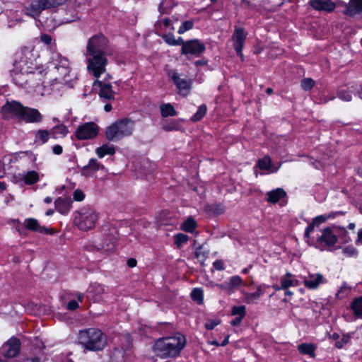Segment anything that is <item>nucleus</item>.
Wrapping results in <instances>:
<instances>
[{"mask_svg": "<svg viewBox=\"0 0 362 362\" xmlns=\"http://www.w3.org/2000/svg\"><path fill=\"white\" fill-rule=\"evenodd\" d=\"M32 54L28 52L16 60L10 71L14 83L24 86L30 83V87L43 85L45 81L62 83L66 80L71 71V62L68 58L60 53H53L49 62V69L45 71L42 67L37 66L31 57Z\"/></svg>", "mask_w": 362, "mask_h": 362, "instance_id": "obj_1", "label": "nucleus"}, {"mask_svg": "<svg viewBox=\"0 0 362 362\" xmlns=\"http://www.w3.org/2000/svg\"><path fill=\"white\" fill-rule=\"evenodd\" d=\"M186 344L185 337L177 334L174 337L159 339L154 344L156 355L161 358L174 357L179 354Z\"/></svg>", "mask_w": 362, "mask_h": 362, "instance_id": "obj_2", "label": "nucleus"}, {"mask_svg": "<svg viewBox=\"0 0 362 362\" xmlns=\"http://www.w3.org/2000/svg\"><path fill=\"white\" fill-rule=\"evenodd\" d=\"M78 343L89 351H100L107 345V337L97 328H88L78 333Z\"/></svg>", "mask_w": 362, "mask_h": 362, "instance_id": "obj_3", "label": "nucleus"}, {"mask_svg": "<svg viewBox=\"0 0 362 362\" xmlns=\"http://www.w3.org/2000/svg\"><path fill=\"white\" fill-rule=\"evenodd\" d=\"M134 122L129 119H119L107 127L105 136L107 140L117 141L132 134Z\"/></svg>", "mask_w": 362, "mask_h": 362, "instance_id": "obj_4", "label": "nucleus"}, {"mask_svg": "<svg viewBox=\"0 0 362 362\" xmlns=\"http://www.w3.org/2000/svg\"><path fill=\"white\" fill-rule=\"evenodd\" d=\"M98 220V214L93 209L82 208L76 213L74 224L81 230L92 229Z\"/></svg>", "mask_w": 362, "mask_h": 362, "instance_id": "obj_5", "label": "nucleus"}, {"mask_svg": "<svg viewBox=\"0 0 362 362\" xmlns=\"http://www.w3.org/2000/svg\"><path fill=\"white\" fill-rule=\"evenodd\" d=\"M108 43L107 39L102 34L92 36L87 42V55H110L112 51Z\"/></svg>", "mask_w": 362, "mask_h": 362, "instance_id": "obj_6", "label": "nucleus"}, {"mask_svg": "<svg viewBox=\"0 0 362 362\" xmlns=\"http://www.w3.org/2000/svg\"><path fill=\"white\" fill-rule=\"evenodd\" d=\"M66 1V0H34L24 11L27 16L36 18L43 10L56 7Z\"/></svg>", "mask_w": 362, "mask_h": 362, "instance_id": "obj_7", "label": "nucleus"}, {"mask_svg": "<svg viewBox=\"0 0 362 362\" xmlns=\"http://www.w3.org/2000/svg\"><path fill=\"white\" fill-rule=\"evenodd\" d=\"M87 69L94 77L98 78L106 72L108 61L107 55H88Z\"/></svg>", "mask_w": 362, "mask_h": 362, "instance_id": "obj_8", "label": "nucleus"}, {"mask_svg": "<svg viewBox=\"0 0 362 362\" xmlns=\"http://www.w3.org/2000/svg\"><path fill=\"white\" fill-rule=\"evenodd\" d=\"M337 241V237L334 226L332 228L327 227L322 230L321 235L317 238L316 247L321 250H328L333 247Z\"/></svg>", "mask_w": 362, "mask_h": 362, "instance_id": "obj_9", "label": "nucleus"}, {"mask_svg": "<svg viewBox=\"0 0 362 362\" xmlns=\"http://www.w3.org/2000/svg\"><path fill=\"white\" fill-rule=\"evenodd\" d=\"M168 75L176 86L179 94L186 96L189 93L192 84L190 80L181 77L175 70L168 71Z\"/></svg>", "mask_w": 362, "mask_h": 362, "instance_id": "obj_10", "label": "nucleus"}, {"mask_svg": "<svg viewBox=\"0 0 362 362\" xmlns=\"http://www.w3.org/2000/svg\"><path fill=\"white\" fill-rule=\"evenodd\" d=\"M99 128L93 122H87L79 125L75 135L79 140L92 139L98 134Z\"/></svg>", "mask_w": 362, "mask_h": 362, "instance_id": "obj_11", "label": "nucleus"}, {"mask_svg": "<svg viewBox=\"0 0 362 362\" xmlns=\"http://www.w3.org/2000/svg\"><path fill=\"white\" fill-rule=\"evenodd\" d=\"M109 291L108 287L99 283H92L87 290V298L93 303L104 300V295Z\"/></svg>", "mask_w": 362, "mask_h": 362, "instance_id": "obj_12", "label": "nucleus"}, {"mask_svg": "<svg viewBox=\"0 0 362 362\" xmlns=\"http://www.w3.org/2000/svg\"><path fill=\"white\" fill-rule=\"evenodd\" d=\"M205 49L204 45L197 39L185 41L182 46L181 53L185 55L199 56Z\"/></svg>", "mask_w": 362, "mask_h": 362, "instance_id": "obj_13", "label": "nucleus"}, {"mask_svg": "<svg viewBox=\"0 0 362 362\" xmlns=\"http://www.w3.org/2000/svg\"><path fill=\"white\" fill-rule=\"evenodd\" d=\"M23 106L17 101L7 102L1 108V114L4 118L13 117L21 118Z\"/></svg>", "mask_w": 362, "mask_h": 362, "instance_id": "obj_14", "label": "nucleus"}, {"mask_svg": "<svg viewBox=\"0 0 362 362\" xmlns=\"http://www.w3.org/2000/svg\"><path fill=\"white\" fill-rule=\"evenodd\" d=\"M20 349V340L16 337H12L2 345L1 353L5 357L13 358L19 354Z\"/></svg>", "mask_w": 362, "mask_h": 362, "instance_id": "obj_15", "label": "nucleus"}, {"mask_svg": "<svg viewBox=\"0 0 362 362\" xmlns=\"http://www.w3.org/2000/svg\"><path fill=\"white\" fill-rule=\"evenodd\" d=\"M20 119L28 123H38L42 121L43 116L37 109L23 107Z\"/></svg>", "mask_w": 362, "mask_h": 362, "instance_id": "obj_16", "label": "nucleus"}, {"mask_svg": "<svg viewBox=\"0 0 362 362\" xmlns=\"http://www.w3.org/2000/svg\"><path fill=\"white\" fill-rule=\"evenodd\" d=\"M23 226L26 229L36 233L46 234H53L54 233L53 229L41 226L40 222L34 218H25L23 222Z\"/></svg>", "mask_w": 362, "mask_h": 362, "instance_id": "obj_17", "label": "nucleus"}, {"mask_svg": "<svg viewBox=\"0 0 362 362\" xmlns=\"http://www.w3.org/2000/svg\"><path fill=\"white\" fill-rule=\"evenodd\" d=\"M246 38V34L243 28H235L232 39L233 41L234 49L236 51L238 56L240 57H243V48L244 42Z\"/></svg>", "mask_w": 362, "mask_h": 362, "instance_id": "obj_18", "label": "nucleus"}, {"mask_svg": "<svg viewBox=\"0 0 362 362\" xmlns=\"http://www.w3.org/2000/svg\"><path fill=\"white\" fill-rule=\"evenodd\" d=\"M93 86L100 88L99 95L101 98L107 100L114 98L115 92L110 83L107 82L105 80L100 81L98 79L93 83Z\"/></svg>", "mask_w": 362, "mask_h": 362, "instance_id": "obj_19", "label": "nucleus"}, {"mask_svg": "<svg viewBox=\"0 0 362 362\" xmlns=\"http://www.w3.org/2000/svg\"><path fill=\"white\" fill-rule=\"evenodd\" d=\"M309 4L319 11L332 12L336 7L335 4L331 0H310Z\"/></svg>", "mask_w": 362, "mask_h": 362, "instance_id": "obj_20", "label": "nucleus"}, {"mask_svg": "<svg viewBox=\"0 0 362 362\" xmlns=\"http://www.w3.org/2000/svg\"><path fill=\"white\" fill-rule=\"evenodd\" d=\"M324 282V277L320 273L310 274L303 277V284L309 289L317 288L320 284Z\"/></svg>", "mask_w": 362, "mask_h": 362, "instance_id": "obj_21", "label": "nucleus"}, {"mask_svg": "<svg viewBox=\"0 0 362 362\" xmlns=\"http://www.w3.org/2000/svg\"><path fill=\"white\" fill-rule=\"evenodd\" d=\"M100 170H105V166L96 159L91 158L88 163L82 168V174L86 177H90Z\"/></svg>", "mask_w": 362, "mask_h": 362, "instance_id": "obj_22", "label": "nucleus"}, {"mask_svg": "<svg viewBox=\"0 0 362 362\" xmlns=\"http://www.w3.org/2000/svg\"><path fill=\"white\" fill-rule=\"evenodd\" d=\"M362 13V0H349L346 5L344 13L349 16H355Z\"/></svg>", "mask_w": 362, "mask_h": 362, "instance_id": "obj_23", "label": "nucleus"}, {"mask_svg": "<svg viewBox=\"0 0 362 362\" xmlns=\"http://www.w3.org/2000/svg\"><path fill=\"white\" fill-rule=\"evenodd\" d=\"M281 284L282 289L286 290L289 287L298 286L300 281L290 272H287L281 278Z\"/></svg>", "mask_w": 362, "mask_h": 362, "instance_id": "obj_24", "label": "nucleus"}, {"mask_svg": "<svg viewBox=\"0 0 362 362\" xmlns=\"http://www.w3.org/2000/svg\"><path fill=\"white\" fill-rule=\"evenodd\" d=\"M55 208L62 214H66L71 206V201L67 198H58L54 202Z\"/></svg>", "mask_w": 362, "mask_h": 362, "instance_id": "obj_25", "label": "nucleus"}, {"mask_svg": "<svg viewBox=\"0 0 362 362\" xmlns=\"http://www.w3.org/2000/svg\"><path fill=\"white\" fill-rule=\"evenodd\" d=\"M257 165L261 170L276 173L279 169L281 164L278 167H274L271 158L269 156H266L258 160Z\"/></svg>", "mask_w": 362, "mask_h": 362, "instance_id": "obj_26", "label": "nucleus"}, {"mask_svg": "<svg viewBox=\"0 0 362 362\" xmlns=\"http://www.w3.org/2000/svg\"><path fill=\"white\" fill-rule=\"evenodd\" d=\"M263 293L264 291L260 286L257 287V291L254 293H248L243 291V301L248 304L256 303Z\"/></svg>", "mask_w": 362, "mask_h": 362, "instance_id": "obj_27", "label": "nucleus"}, {"mask_svg": "<svg viewBox=\"0 0 362 362\" xmlns=\"http://www.w3.org/2000/svg\"><path fill=\"white\" fill-rule=\"evenodd\" d=\"M286 195V192L281 188H277L267 192V202L272 204H276L281 198Z\"/></svg>", "mask_w": 362, "mask_h": 362, "instance_id": "obj_28", "label": "nucleus"}, {"mask_svg": "<svg viewBox=\"0 0 362 362\" xmlns=\"http://www.w3.org/2000/svg\"><path fill=\"white\" fill-rule=\"evenodd\" d=\"M95 152L99 158H103L105 156L114 155L115 153V148L113 145L106 144L97 148Z\"/></svg>", "mask_w": 362, "mask_h": 362, "instance_id": "obj_29", "label": "nucleus"}, {"mask_svg": "<svg viewBox=\"0 0 362 362\" xmlns=\"http://www.w3.org/2000/svg\"><path fill=\"white\" fill-rule=\"evenodd\" d=\"M65 14L62 18L58 20V24H64L69 23L76 21L78 17L77 16V12L75 8H71L70 9L64 11Z\"/></svg>", "mask_w": 362, "mask_h": 362, "instance_id": "obj_30", "label": "nucleus"}, {"mask_svg": "<svg viewBox=\"0 0 362 362\" xmlns=\"http://www.w3.org/2000/svg\"><path fill=\"white\" fill-rule=\"evenodd\" d=\"M50 133L53 138L59 139L65 137L69 133V130L64 124H60L52 127Z\"/></svg>", "mask_w": 362, "mask_h": 362, "instance_id": "obj_31", "label": "nucleus"}, {"mask_svg": "<svg viewBox=\"0 0 362 362\" xmlns=\"http://www.w3.org/2000/svg\"><path fill=\"white\" fill-rule=\"evenodd\" d=\"M228 284L230 293H232L243 284V281L240 276L235 275L228 279Z\"/></svg>", "mask_w": 362, "mask_h": 362, "instance_id": "obj_32", "label": "nucleus"}, {"mask_svg": "<svg viewBox=\"0 0 362 362\" xmlns=\"http://www.w3.org/2000/svg\"><path fill=\"white\" fill-rule=\"evenodd\" d=\"M161 115L164 117H173L177 115L174 107L170 103H164L160 106Z\"/></svg>", "mask_w": 362, "mask_h": 362, "instance_id": "obj_33", "label": "nucleus"}, {"mask_svg": "<svg viewBox=\"0 0 362 362\" xmlns=\"http://www.w3.org/2000/svg\"><path fill=\"white\" fill-rule=\"evenodd\" d=\"M50 134L51 133L47 130H37L35 133V141L40 144H44L48 141Z\"/></svg>", "mask_w": 362, "mask_h": 362, "instance_id": "obj_34", "label": "nucleus"}, {"mask_svg": "<svg viewBox=\"0 0 362 362\" xmlns=\"http://www.w3.org/2000/svg\"><path fill=\"white\" fill-rule=\"evenodd\" d=\"M22 179L27 185H33L38 181L39 175L34 170L28 171L23 175Z\"/></svg>", "mask_w": 362, "mask_h": 362, "instance_id": "obj_35", "label": "nucleus"}, {"mask_svg": "<svg viewBox=\"0 0 362 362\" xmlns=\"http://www.w3.org/2000/svg\"><path fill=\"white\" fill-rule=\"evenodd\" d=\"M298 349L301 354H307L310 356H315V346L313 344H301L298 346Z\"/></svg>", "mask_w": 362, "mask_h": 362, "instance_id": "obj_36", "label": "nucleus"}, {"mask_svg": "<svg viewBox=\"0 0 362 362\" xmlns=\"http://www.w3.org/2000/svg\"><path fill=\"white\" fill-rule=\"evenodd\" d=\"M196 228L197 223L191 217L185 220L180 226L181 230L187 233H192Z\"/></svg>", "mask_w": 362, "mask_h": 362, "instance_id": "obj_37", "label": "nucleus"}, {"mask_svg": "<svg viewBox=\"0 0 362 362\" xmlns=\"http://www.w3.org/2000/svg\"><path fill=\"white\" fill-rule=\"evenodd\" d=\"M341 214H342L341 212H332V213H330L328 214L320 215V216L315 217L313 219V221H314V223H315V225H320V224L325 222L327 220L330 219V218L333 219L337 216Z\"/></svg>", "mask_w": 362, "mask_h": 362, "instance_id": "obj_38", "label": "nucleus"}, {"mask_svg": "<svg viewBox=\"0 0 362 362\" xmlns=\"http://www.w3.org/2000/svg\"><path fill=\"white\" fill-rule=\"evenodd\" d=\"M336 235L343 240L344 243H349L351 241V238L348 235V233L344 227L334 226Z\"/></svg>", "mask_w": 362, "mask_h": 362, "instance_id": "obj_39", "label": "nucleus"}, {"mask_svg": "<svg viewBox=\"0 0 362 362\" xmlns=\"http://www.w3.org/2000/svg\"><path fill=\"white\" fill-rule=\"evenodd\" d=\"M352 309L355 315L358 317H362V297L358 298L354 300L351 305Z\"/></svg>", "mask_w": 362, "mask_h": 362, "instance_id": "obj_40", "label": "nucleus"}, {"mask_svg": "<svg viewBox=\"0 0 362 362\" xmlns=\"http://www.w3.org/2000/svg\"><path fill=\"white\" fill-rule=\"evenodd\" d=\"M207 107L205 105H202L199 107L197 112L191 117V120L193 122H198L202 119L206 115Z\"/></svg>", "mask_w": 362, "mask_h": 362, "instance_id": "obj_41", "label": "nucleus"}, {"mask_svg": "<svg viewBox=\"0 0 362 362\" xmlns=\"http://www.w3.org/2000/svg\"><path fill=\"white\" fill-rule=\"evenodd\" d=\"M354 90L351 87L348 90H340L338 91L337 95L341 100L349 102L352 99L351 93H354Z\"/></svg>", "mask_w": 362, "mask_h": 362, "instance_id": "obj_42", "label": "nucleus"}, {"mask_svg": "<svg viewBox=\"0 0 362 362\" xmlns=\"http://www.w3.org/2000/svg\"><path fill=\"white\" fill-rule=\"evenodd\" d=\"M192 298L197 301L198 304H202L204 300L203 290L202 288H195L191 293Z\"/></svg>", "mask_w": 362, "mask_h": 362, "instance_id": "obj_43", "label": "nucleus"}, {"mask_svg": "<svg viewBox=\"0 0 362 362\" xmlns=\"http://www.w3.org/2000/svg\"><path fill=\"white\" fill-rule=\"evenodd\" d=\"M162 128L166 132L177 131L180 129V124L177 121L172 120L164 123Z\"/></svg>", "mask_w": 362, "mask_h": 362, "instance_id": "obj_44", "label": "nucleus"}, {"mask_svg": "<svg viewBox=\"0 0 362 362\" xmlns=\"http://www.w3.org/2000/svg\"><path fill=\"white\" fill-rule=\"evenodd\" d=\"M174 240L175 244L177 245V247L180 248L184 244H185L188 241L189 238L185 234L178 233L175 235Z\"/></svg>", "mask_w": 362, "mask_h": 362, "instance_id": "obj_45", "label": "nucleus"}, {"mask_svg": "<svg viewBox=\"0 0 362 362\" xmlns=\"http://www.w3.org/2000/svg\"><path fill=\"white\" fill-rule=\"evenodd\" d=\"M246 314V308L245 305L233 306L232 308V315H237V317L243 319Z\"/></svg>", "mask_w": 362, "mask_h": 362, "instance_id": "obj_46", "label": "nucleus"}, {"mask_svg": "<svg viewBox=\"0 0 362 362\" xmlns=\"http://www.w3.org/2000/svg\"><path fill=\"white\" fill-rule=\"evenodd\" d=\"M194 26V23L192 21H186L182 23L180 26L177 33L179 34H182L187 30H191Z\"/></svg>", "mask_w": 362, "mask_h": 362, "instance_id": "obj_47", "label": "nucleus"}, {"mask_svg": "<svg viewBox=\"0 0 362 362\" xmlns=\"http://www.w3.org/2000/svg\"><path fill=\"white\" fill-rule=\"evenodd\" d=\"M351 292V288L347 286L346 284H343L340 289L338 291L337 293V296L339 298H343L347 296Z\"/></svg>", "mask_w": 362, "mask_h": 362, "instance_id": "obj_48", "label": "nucleus"}, {"mask_svg": "<svg viewBox=\"0 0 362 362\" xmlns=\"http://www.w3.org/2000/svg\"><path fill=\"white\" fill-rule=\"evenodd\" d=\"M314 85L315 81L310 78H304L301 81V87L305 90H310L314 86Z\"/></svg>", "mask_w": 362, "mask_h": 362, "instance_id": "obj_49", "label": "nucleus"}, {"mask_svg": "<svg viewBox=\"0 0 362 362\" xmlns=\"http://www.w3.org/2000/svg\"><path fill=\"white\" fill-rule=\"evenodd\" d=\"M163 39L169 45H171V46H177V42L175 41V37L173 34L164 35L163 36Z\"/></svg>", "mask_w": 362, "mask_h": 362, "instance_id": "obj_50", "label": "nucleus"}, {"mask_svg": "<svg viewBox=\"0 0 362 362\" xmlns=\"http://www.w3.org/2000/svg\"><path fill=\"white\" fill-rule=\"evenodd\" d=\"M343 253L349 257H354L358 252L354 247L349 245L343 249Z\"/></svg>", "mask_w": 362, "mask_h": 362, "instance_id": "obj_51", "label": "nucleus"}, {"mask_svg": "<svg viewBox=\"0 0 362 362\" xmlns=\"http://www.w3.org/2000/svg\"><path fill=\"white\" fill-rule=\"evenodd\" d=\"M220 324L219 320H209L206 321L205 324V327L207 329H214L216 325Z\"/></svg>", "mask_w": 362, "mask_h": 362, "instance_id": "obj_52", "label": "nucleus"}, {"mask_svg": "<svg viewBox=\"0 0 362 362\" xmlns=\"http://www.w3.org/2000/svg\"><path fill=\"white\" fill-rule=\"evenodd\" d=\"M85 198L84 193L80 189H76L74 192V199L75 201L81 202L83 201Z\"/></svg>", "mask_w": 362, "mask_h": 362, "instance_id": "obj_53", "label": "nucleus"}, {"mask_svg": "<svg viewBox=\"0 0 362 362\" xmlns=\"http://www.w3.org/2000/svg\"><path fill=\"white\" fill-rule=\"evenodd\" d=\"M78 303L75 300H70L66 305V308L70 310H74L78 308Z\"/></svg>", "mask_w": 362, "mask_h": 362, "instance_id": "obj_54", "label": "nucleus"}, {"mask_svg": "<svg viewBox=\"0 0 362 362\" xmlns=\"http://www.w3.org/2000/svg\"><path fill=\"white\" fill-rule=\"evenodd\" d=\"M315 223H314V221L313 222L305 228V238H309L310 233L314 230Z\"/></svg>", "mask_w": 362, "mask_h": 362, "instance_id": "obj_55", "label": "nucleus"}, {"mask_svg": "<svg viewBox=\"0 0 362 362\" xmlns=\"http://www.w3.org/2000/svg\"><path fill=\"white\" fill-rule=\"evenodd\" d=\"M40 40L41 41L45 44V45H50L51 42H52V37L50 35H47V34H43L41 35V37H40Z\"/></svg>", "mask_w": 362, "mask_h": 362, "instance_id": "obj_56", "label": "nucleus"}, {"mask_svg": "<svg viewBox=\"0 0 362 362\" xmlns=\"http://www.w3.org/2000/svg\"><path fill=\"white\" fill-rule=\"evenodd\" d=\"M351 88L354 89V93H356L359 98L362 99V87L360 85H355L351 86Z\"/></svg>", "mask_w": 362, "mask_h": 362, "instance_id": "obj_57", "label": "nucleus"}, {"mask_svg": "<svg viewBox=\"0 0 362 362\" xmlns=\"http://www.w3.org/2000/svg\"><path fill=\"white\" fill-rule=\"evenodd\" d=\"M213 266L218 271H221V270H223L224 269L223 263L221 260H216L214 262Z\"/></svg>", "mask_w": 362, "mask_h": 362, "instance_id": "obj_58", "label": "nucleus"}, {"mask_svg": "<svg viewBox=\"0 0 362 362\" xmlns=\"http://www.w3.org/2000/svg\"><path fill=\"white\" fill-rule=\"evenodd\" d=\"M52 151L55 155H60L63 151L62 146L60 145H55L52 148Z\"/></svg>", "mask_w": 362, "mask_h": 362, "instance_id": "obj_59", "label": "nucleus"}, {"mask_svg": "<svg viewBox=\"0 0 362 362\" xmlns=\"http://www.w3.org/2000/svg\"><path fill=\"white\" fill-rule=\"evenodd\" d=\"M219 288L226 291L228 293H230V290L228 287V281H226L223 284H216Z\"/></svg>", "mask_w": 362, "mask_h": 362, "instance_id": "obj_60", "label": "nucleus"}, {"mask_svg": "<svg viewBox=\"0 0 362 362\" xmlns=\"http://www.w3.org/2000/svg\"><path fill=\"white\" fill-rule=\"evenodd\" d=\"M356 243L357 245L362 244V228L358 231V238L357 240H356Z\"/></svg>", "mask_w": 362, "mask_h": 362, "instance_id": "obj_61", "label": "nucleus"}, {"mask_svg": "<svg viewBox=\"0 0 362 362\" xmlns=\"http://www.w3.org/2000/svg\"><path fill=\"white\" fill-rule=\"evenodd\" d=\"M13 222L17 223V226H16V230L18 232V233L22 234L23 233V231L21 226L20 221L19 220H13Z\"/></svg>", "mask_w": 362, "mask_h": 362, "instance_id": "obj_62", "label": "nucleus"}, {"mask_svg": "<svg viewBox=\"0 0 362 362\" xmlns=\"http://www.w3.org/2000/svg\"><path fill=\"white\" fill-rule=\"evenodd\" d=\"M243 319H241L240 317H235V319H233L231 322H230V324L231 325L233 326H237L238 325L240 324L241 321H242Z\"/></svg>", "mask_w": 362, "mask_h": 362, "instance_id": "obj_63", "label": "nucleus"}, {"mask_svg": "<svg viewBox=\"0 0 362 362\" xmlns=\"http://www.w3.org/2000/svg\"><path fill=\"white\" fill-rule=\"evenodd\" d=\"M127 264L129 267H134L136 265V260L134 258L128 259Z\"/></svg>", "mask_w": 362, "mask_h": 362, "instance_id": "obj_64", "label": "nucleus"}]
</instances>
